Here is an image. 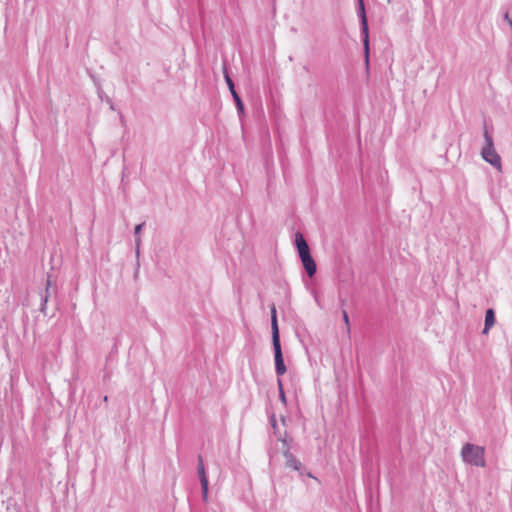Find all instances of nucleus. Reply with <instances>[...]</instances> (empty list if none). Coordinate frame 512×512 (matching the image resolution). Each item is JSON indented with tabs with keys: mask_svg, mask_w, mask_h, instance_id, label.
<instances>
[{
	"mask_svg": "<svg viewBox=\"0 0 512 512\" xmlns=\"http://www.w3.org/2000/svg\"><path fill=\"white\" fill-rule=\"evenodd\" d=\"M271 310V334H272V346L274 351V360H275V372L278 377L284 375L287 371L286 365L284 363L281 341H280V332L279 325L277 319V311L275 304H272L270 307Z\"/></svg>",
	"mask_w": 512,
	"mask_h": 512,
	"instance_id": "nucleus-1",
	"label": "nucleus"
},
{
	"mask_svg": "<svg viewBox=\"0 0 512 512\" xmlns=\"http://www.w3.org/2000/svg\"><path fill=\"white\" fill-rule=\"evenodd\" d=\"M294 245L297 249L301 263L307 273L312 278L317 272V265L311 255L310 247L301 232H296L294 235Z\"/></svg>",
	"mask_w": 512,
	"mask_h": 512,
	"instance_id": "nucleus-2",
	"label": "nucleus"
},
{
	"mask_svg": "<svg viewBox=\"0 0 512 512\" xmlns=\"http://www.w3.org/2000/svg\"><path fill=\"white\" fill-rule=\"evenodd\" d=\"M461 456L465 463L476 466L485 467V448L482 446L466 443L461 450Z\"/></svg>",
	"mask_w": 512,
	"mask_h": 512,
	"instance_id": "nucleus-3",
	"label": "nucleus"
},
{
	"mask_svg": "<svg viewBox=\"0 0 512 512\" xmlns=\"http://www.w3.org/2000/svg\"><path fill=\"white\" fill-rule=\"evenodd\" d=\"M483 137L485 140V145L481 149V156L484 161L492 165L498 171L502 170L501 157L497 153L494 147V141L491 134H489L487 128H484Z\"/></svg>",
	"mask_w": 512,
	"mask_h": 512,
	"instance_id": "nucleus-4",
	"label": "nucleus"
},
{
	"mask_svg": "<svg viewBox=\"0 0 512 512\" xmlns=\"http://www.w3.org/2000/svg\"><path fill=\"white\" fill-rule=\"evenodd\" d=\"M357 2H358L357 13H358V16L360 19L364 58H365L366 67L368 68L369 67V54H370L368 19H367V15H366L364 0H357Z\"/></svg>",
	"mask_w": 512,
	"mask_h": 512,
	"instance_id": "nucleus-5",
	"label": "nucleus"
},
{
	"mask_svg": "<svg viewBox=\"0 0 512 512\" xmlns=\"http://www.w3.org/2000/svg\"><path fill=\"white\" fill-rule=\"evenodd\" d=\"M223 75H224L225 82H226V84L228 86V89H229V91H230V93H231V95L233 97V100L235 102V105H236V108H237V111H238L239 115L244 114V104H243V101H242L241 97L239 96V94L237 93V91L235 89V84H234L232 78L229 75L226 63H224V65H223Z\"/></svg>",
	"mask_w": 512,
	"mask_h": 512,
	"instance_id": "nucleus-6",
	"label": "nucleus"
},
{
	"mask_svg": "<svg viewBox=\"0 0 512 512\" xmlns=\"http://www.w3.org/2000/svg\"><path fill=\"white\" fill-rule=\"evenodd\" d=\"M197 460H198L197 473H198V477H199L200 484H201L202 496H203L204 500H207L209 482H208V478L206 475L202 456L198 455Z\"/></svg>",
	"mask_w": 512,
	"mask_h": 512,
	"instance_id": "nucleus-7",
	"label": "nucleus"
},
{
	"mask_svg": "<svg viewBox=\"0 0 512 512\" xmlns=\"http://www.w3.org/2000/svg\"><path fill=\"white\" fill-rule=\"evenodd\" d=\"M283 455L286 459V466L289 468H292L293 470L300 471L303 468L302 463L296 459V457L291 453V451H288L287 449L283 450Z\"/></svg>",
	"mask_w": 512,
	"mask_h": 512,
	"instance_id": "nucleus-8",
	"label": "nucleus"
},
{
	"mask_svg": "<svg viewBox=\"0 0 512 512\" xmlns=\"http://www.w3.org/2000/svg\"><path fill=\"white\" fill-rule=\"evenodd\" d=\"M50 287H51V276L48 275L47 276V280H46L45 290H44L43 293H41V307H40V311L44 315H47V312H46L47 302H48V299H49V297L51 295Z\"/></svg>",
	"mask_w": 512,
	"mask_h": 512,
	"instance_id": "nucleus-9",
	"label": "nucleus"
},
{
	"mask_svg": "<svg viewBox=\"0 0 512 512\" xmlns=\"http://www.w3.org/2000/svg\"><path fill=\"white\" fill-rule=\"evenodd\" d=\"M496 321L495 311L492 308H488L485 312V322L482 334L487 335L490 329L494 326Z\"/></svg>",
	"mask_w": 512,
	"mask_h": 512,
	"instance_id": "nucleus-10",
	"label": "nucleus"
},
{
	"mask_svg": "<svg viewBox=\"0 0 512 512\" xmlns=\"http://www.w3.org/2000/svg\"><path fill=\"white\" fill-rule=\"evenodd\" d=\"M342 318H343V321L346 326V332H347V334H350V331H351L350 320H349V315L345 309H342Z\"/></svg>",
	"mask_w": 512,
	"mask_h": 512,
	"instance_id": "nucleus-11",
	"label": "nucleus"
},
{
	"mask_svg": "<svg viewBox=\"0 0 512 512\" xmlns=\"http://www.w3.org/2000/svg\"><path fill=\"white\" fill-rule=\"evenodd\" d=\"M293 439L292 438H288L287 437V432L285 431V438L282 439L280 442H282V451L284 449H287L288 448V451H290L291 449V443H292Z\"/></svg>",
	"mask_w": 512,
	"mask_h": 512,
	"instance_id": "nucleus-12",
	"label": "nucleus"
},
{
	"mask_svg": "<svg viewBox=\"0 0 512 512\" xmlns=\"http://www.w3.org/2000/svg\"><path fill=\"white\" fill-rule=\"evenodd\" d=\"M270 424H271V426H272V428H273V430H274V435H277V429H278V427H277V421H276L275 414H272V415L270 416Z\"/></svg>",
	"mask_w": 512,
	"mask_h": 512,
	"instance_id": "nucleus-13",
	"label": "nucleus"
},
{
	"mask_svg": "<svg viewBox=\"0 0 512 512\" xmlns=\"http://www.w3.org/2000/svg\"><path fill=\"white\" fill-rule=\"evenodd\" d=\"M144 226H145V222H142V223L136 225L135 228H134V235L135 236H140L141 231H142Z\"/></svg>",
	"mask_w": 512,
	"mask_h": 512,
	"instance_id": "nucleus-14",
	"label": "nucleus"
},
{
	"mask_svg": "<svg viewBox=\"0 0 512 512\" xmlns=\"http://www.w3.org/2000/svg\"><path fill=\"white\" fill-rule=\"evenodd\" d=\"M279 399L280 401L286 405L287 404V399H286V395H285V392H284V389H281V393H279Z\"/></svg>",
	"mask_w": 512,
	"mask_h": 512,
	"instance_id": "nucleus-15",
	"label": "nucleus"
},
{
	"mask_svg": "<svg viewBox=\"0 0 512 512\" xmlns=\"http://www.w3.org/2000/svg\"><path fill=\"white\" fill-rule=\"evenodd\" d=\"M503 19L504 21H506L508 23V25L510 26L511 30H512V19L510 18L509 16V13L506 12L503 16Z\"/></svg>",
	"mask_w": 512,
	"mask_h": 512,
	"instance_id": "nucleus-16",
	"label": "nucleus"
},
{
	"mask_svg": "<svg viewBox=\"0 0 512 512\" xmlns=\"http://www.w3.org/2000/svg\"><path fill=\"white\" fill-rule=\"evenodd\" d=\"M135 244H136V253L139 255V249L141 244V238L140 236H135Z\"/></svg>",
	"mask_w": 512,
	"mask_h": 512,
	"instance_id": "nucleus-17",
	"label": "nucleus"
},
{
	"mask_svg": "<svg viewBox=\"0 0 512 512\" xmlns=\"http://www.w3.org/2000/svg\"><path fill=\"white\" fill-rule=\"evenodd\" d=\"M277 386H278L279 393H281V389H284V388H283L282 380L279 377L277 379Z\"/></svg>",
	"mask_w": 512,
	"mask_h": 512,
	"instance_id": "nucleus-18",
	"label": "nucleus"
},
{
	"mask_svg": "<svg viewBox=\"0 0 512 512\" xmlns=\"http://www.w3.org/2000/svg\"><path fill=\"white\" fill-rule=\"evenodd\" d=\"M277 437V440L278 441H281L282 439L285 438V434H281L278 430H277V435H275Z\"/></svg>",
	"mask_w": 512,
	"mask_h": 512,
	"instance_id": "nucleus-19",
	"label": "nucleus"
},
{
	"mask_svg": "<svg viewBox=\"0 0 512 512\" xmlns=\"http://www.w3.org/2000/svg\"><path fill=\"white\" fill-rule=\"evenodd\" d=\"M106 101L109 104L110 109L114 110L115 108L112 99L108 97Z\"/></svg>",
	"mask_w": 512,
	"mask_h": 512,
	"instance_id": "nucleus-20",
	"label": "nucleus"
},
{
	"mask_svg": "<svg viewBox=\"0 0 512 512\" xmlns=\"http://www.w3.org/2000/svg\"><path fill=\"white\" fill-rule=\"evenodd\" d=\"M345 302H346L345 299H342V298L340 299V303H341L342 307L345 305Z\"/></svg>",
	"mask_w": 512,
	"mask_h": 512,
	"instance_id": "nucleus-21",
	"label": "nucleus"
},
{
	"mask_svg": "<svg viewBox=\"0 0 512 512\" xmlns=\"http://www.w3.org/2000/svg\"><path fill=\"white\" fill-rule=\"evenodd\" d=\"M108 401V396H105L104 397V402H107Z\"/></svg>",
	"mask_w": 512,
	"mask_h": 512,
	"instance_id": "nucleus-22",
	"label": "nucleus"
},
{
	"mask_svg": "<svg viewBox=\"0 0 512 512\" xmlns=\"http://www.w3.org/2000/svg\"><path fill=\"white\" fill-rule=\"evenodd\" d=\"M393 0H387L388 3H391Z\"/></svg>",
	"mask_w": 512,
	"mask_h": 512,
	"instance_id": "nucleus-23",
	"label": "nucleus"
}]
</instances>
